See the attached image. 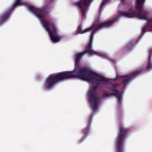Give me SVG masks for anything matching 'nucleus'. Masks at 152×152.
Segmentation results:
<instances>
[{"instance_id": "obj_15", "label": "nucleus", "mask_w": 152, "mask_h": 152, "mask_svg": "<svg viewBox=\"0 0 152 152\" xmlns=\"http://www.w3.org/2000/svg\"><path fill=\"white\" fill-rule=\"evenodd\" d=\"M130 131V130L126 128L124 129V139L126 137L127 134Z\"/></svg>"}, {"instance_id": "obj_14", "label": "nucleus", "mask_w": 152, "mask_h": 152, "mask_svg": "<svg viewBox=\"0 0 152 152\" xmlns=\"http://www.w3.org/2000/svg\"><path fill=\"white\" fill-rule=\"evenodd\" d=\"M134 42H133L131 41L128 45L126 46L125 50H129L131 49L133 47Z\"/></svg>"}, {"instance_id": "obj_4", "label": "nucleus", "mask_w": 152, "mask_h": 152, "mask_svg": "<svg viewBox=\"0 0 152 152\" xmlns=\"http://www.w3.org/2000/svg\"><path fill=\"white\" fill-rule=\"evenodd\" d=\"M124 16V11H120L118 12L117 16L114 18L110 20L104 22L102 23L96 24L94 23L91 27L86 29L83 30H82V27L81 25H80L78 27V31L79 33L83 34L88 31H93L91 33L90 38L89 42L90 41L91 38V44H92L94 35L97 30L103 27H110L112 26L114 23L118 20V19L121 17Z\"/></svg>"}, {"instance_id": "obj_8", "label": "nucleus", "mask_w": 152, "mask_h": 152, "mask_svg": "<svg viewBox=\"0 0 152 152\" xmlns=\"http://www.w3.org/2000/svg\"><path fill=\"white\" fill-rule=\"evenodd\" d=\"M143 70L142 68H141L128 75H124V88L126 84L129 83L134 79L139 74L142 72Z\"/></svg>"}, {"instance_id": "obj_1", "label": "nucleus", "mask_w": 152, "mask_h": 152, "mask_svg": "<svg viewBox=\"0 0 152 152\" xmlns=\"http://www.w3.org/2000/svg\"><path fill=\"white\" fill-rule=\"evenodd\" d=\"M91 38L85 47L84 51L75 55V67L72 71H64L54 74H50L44 82L45 87L49 89L52 87L55 83L60 81L68 79L77 77L89 82L93 81H107L108 80L105 77L90 70L86 68H80L79 64L81 57L86 53L89 55H96L97 53L91 49Z\"/></svg>"}, {"instance_id": "obj_7", "label": "nucleus", "mask_w": 152, "mask_h": 152, "mask_svg": "<svg viewBox=\"0 0 152 152\" xmlns=\"http://www.w3.org/2000/svg\"><path fill=\"white\" fill-rule=\"evenodd\" d=\"M22 0H16L15 4L12 6L11 8L5 13L2 14L0 16V24L7 20L10 13L15 7L19 5L22 4Z\"/></svg>"}, {"instance_id": "obj_18", "label": "nucleus", "mask_w": 152, "mask_h": 152, "mask_svg": "<svg viewBox=\"0 0 152 152\" xmlns=\"http://www.w3.org/2000/svg\"><path fill=\"white\" fill-rule=\"evenodd\" d=\"M121 83H124V80L121 81Z\"/></svg>"}, {"instance_id": "obj_17", "label": "nucleus", "mask_w": 152, "mask_h": 152, "mask_svg": "<svg viewBox=\"0 0 152 152\" xmlns=\"http://www.w3.org/2000/svg\"><path fill=\"white\" fill-rule=\"evenodd\" d=\"M121 1L122 2V3L123 4V2H124V0H121Z\"/></svg>"}, {"instance_id": "obj_16", "label": "nucleus", "mask_w": 152, "mask_h": 152, "mask_svg": "<svg viewBox=\"0 0 152 152\" xmlns=\"http://www.w3.org/2000/svg\"><path fill=\"white\" fill-rule=\"evenodd\" d=\"M109 96H110L109 94H108V93H104L103 94L102 96V97H108Z\"/></svg>"}, {"instance_id": "obj_13", "label": "nucleus", "mask_w": 152, "mask_h": 152, "mask_svg": "<svg viewBox=\"0 0 152 152\" xmlns=\"http://www.w3.org/2000/svg\"><path fill=\"white\" fill-rule=\"evenodd\" d=\"M114 93H112L110 94V96H115L117 97L119 102L120 103L121 102L122 94L121 92H114Z\"/></svg>"}, {"instance_id": "obj_10", "label": "nucleus", "mask_w": 152, "mask_h": 152, "mask_svg": "<svg viewBox=\"0 0 152 152\" xmlns=\"http://www.w3.org/2000/svg\"><path fill=\"white\" fill-rule=\"evenodd\" d=\"M93 115H91L89 117L88 119V126L86 128L84 129L83 130V136L84 137V139H82L81 140V141L80 142V143H81L86 138V137L87 136V134H88L89 132V130L90 129V127L91 124L92 120H93Z\"/></svg>"}, {"instance_id": "obj_9", "label": "nucleus", "mask_w": 152, "mask_h": 152, "mask_svg": "<svg viewBox=\"0 0 152 152\" xmlns=\"http://www.w3.org/2000/svg\"><path fill=\"white\" fill-rule=\"evenodd\" d=\"M124 141V129L123 127L120 128V132L117 139V152H121L122 144Z\"/></svg>"}, {"instance_id": "obj_19", "label": "nucleus", "mask_w": 152, "mask_h": 152, "mask_svg": "<svg viewBox=\"0 0 152 152\" xmlns=\"http://www.w3.org/2000/svg\"><path fill=\"white\" fill-rule=\"evenodd\" d=\"M53 0H50V1H52Z\"/></svg>"}, {"instance_id": "obj_12", "label": "nucleus", "mask_w": 152, "mask_h": 152, "mask_svg": "<svg viewBox=\"0 0 152 152\" xmlns=\"http://www.w3.org/2000/svg\"><path fill=\"white\" fill-rule=\"evenodd\" d=\"M149 55L147 60L148 64L146 67V69L147 71L149 70L150 68H152V64L151 63V58L152 54V50L151 49L149 50Z\"/></svg>"}, {"instance_id": "obj_2", "label": "nucleus", "mask_w": 152, "mask_h": 152, "mask_svg": "<svg viewBox=\"0 0 152 152\" xmlns=\"http://www.w3.org/2000/svg\"><path fill=\"white\" fill-rule=\"evenodd\" d=\"M28 8L31 12L37 17L41 21L42 24L46 31L48 32L51 39L53 42L60 41L62 38L58 35L57 30L53 19L49 20L48 22L45 20V15L48 14V12L46 10L45 7L42 9H39L33 6H29Z\"/></svg>"}, {"instance_id": "obj_3", "label": "nucleus", "mask_w": 152, "mask_h": 152, "mask_svg": "<svg viewBox=\"0 0 152 152\" xmlns=\"http://www.w3.org/2000/svg\"><path fill=\"white\" fill-rule=\"evenodd\" d=\"M106 79L107 80L105 77ZM107 81H100V82H95V86H91L89 90L88 93V94L89 96V102L92 104V108L93 112H94L96 110L98 106V104L99 100L100 97H96V91L98 87L99 86L100 84L103 83L105 84L107 87L111 91L113 92H121L117 90L116 88L119 86L118 83H116L112 84L111 85L109 86H107L106 83L109 81V80Z\"/></svg>"}, {"instance_id": "obj_20", "label": "nucleus", "mask_w": 152, "mask_h": 152, "mask_svg": "<svg viewBox=\"0 0 152 152\" xmlns=\"http://www.w3.org/2000/svg\"><path fill=\"white\" fill-rule=\"evenodd\" d=\"M117 79H115V80H116Z\"/></svg>"}, {"instance_id": "obj_6", "label": "nucleus", "mask_w": 152, "mask_h": 152, "mask_svg": "<svg viewBox=\"0 0 152 152\" xmlns=\"http://www.w3.org/2000/svg\"><path fill=\"white\" fill-rule=\"evenodd\" d=\"M91 0H84L83 2L81 0L79 2L76 3L75 4L80 8L81 9V13L83 16V18H84L86 16V13L87 9L89 6V3ZM103 2L101 5V7H102L105 4L107 3L110 0H103Z\"/></svg>"}, {"instance_id": "obj_11", "label": "nucleus", "mask_w": 152, "mask_h": 152, "mask_svg": "<svg viewBox=\"0 0 152 152\" xmlns=\"http://www.w3.org/2000/svg\"><path fill=\"white\" fill-rule=\"evenodd\" d=\"M148 23L144 28H142V34L148 31L152 30V18L147 20Z\"/></svg>"}, {"instance_id": "obj_5", "label": "nucleus", "mask_w": 152, "mask_h": 152, "mask_svg": "<svg viewBox=\"0 0 152 152\" xmlns=\"http://www.w3.org/2000/svg\"><path fill=\"white\" fill-rule=\"evenodd\" d=\"M145 0H137V4L135 8L130 7V10L124 12V16L131 18L137 17L140 19L147 20L148 13L147 10L143 9L142 7Z\"/></svg>"}]
</instances>
